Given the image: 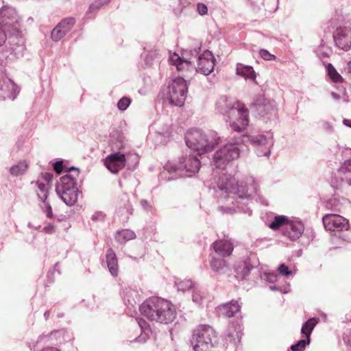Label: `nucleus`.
I'll return each instance as SVG.
<instances>
[{"label": "nucleus", "mask_w": 351, "mask_h": 351, "mask_svg": "<svg viewBox=\"0 0 351 351\" xmlns=\"http://www.w3.org/2000/svg\"><path fill=\"white\" fill-rule=\"evenodd\" d=\"M141 314L148 320L167 324L176 317L174 305L169 301L160 298H150L139 308Z\"/></svg>", "instance_id": "obj_1"}, {"label": "nucleus", "mask_w": 351, "mask_h": 351, "mask_svg": "<svg viewBox=\"0 0 351 351\" xmlns=\"http://www.w3.org/2000/svg\"><path fill=\"white\" fill-rule=\"evenodd\" d=\"M217 109L230 119V125L233 130L243 131L248 125V111L243 104L221 97L217 102Z\"/></svg>", "instance_id": "obj_2"}, {"label": "nucleus", "mask_w": 351, "mask_h": 351, "mask_svg": "<svg viewBox=\"0 0 351 351\" xmlns=\"http://www.w3.org/2000/svg\"><path fill=\"white\" fill-rule=\"evenodd\" d=\"M186 145L202 154L211 152L219 143V137L213 130L202 132L199 130H191L185 136Z\"/></svg>", "instance_id": "obj_3"}, {"label": "nucleus", "mask_w": 351, "mask_h": 351, "mask_svg": "<svg viewBox=\"0 0 351 351\" xmlns=\"http://www.w3.org/2000/svg\"><path fill=\"white\" fill-rule=\"evenodd\" d=\"M214 329L208 325H200L192 335L191 345L195 351H209L216 341Z\"/></svg>", "instance_id": "obj_4"}, {"label": "nucleus", "mask_w": 351, "mask_h": 351, "mask_svg": "<svg viewBox=\"0 0 351 351\" xmlns=\"http://www.w3.org/2000/svg\"><path fill=\"white\" fill-rule=\"evenodd\" d=\"M240 155V150L236 144L228 143L217 150L213 156L216 168L225 169L229 162L236 160Z\"/></svg>", "instance_id": "obj_5"}, {"label": "nucleus", "mask_w": 351, "mask_h": 351, "mask_svg": "<svg viewBox=\"0 0 351 351\" xmlns=\"http://www.w3.org/2000/svg\"><path fill=\"white\" fill-rule=\"evenodd\" d=\"M0 26L10 36L19 33V17L14 9L7 6L0 9Z\"/></svg>", "instance_id": "obj_6"}, {"label": "nucleus", "mask_w": 351, "mask_h": 351, "mask_svg": "<svg viewBox=\"0 0 351 351\" xmlns=\"http://www.w3.org/2000/svg\"><path fill=\"white\" fill-rule=\"evenodd\" d=\"M168 89L170 102L182 106L185 101L188 89L186 80L181 77H176L169 83Z\"/></svg>", "instance_id": "obj_7"}, {"label": "nucleus", "mask_w": 351, "mask_h": 351, "mask_svg": "<svg viewBox=\"0 0 351 351\" xmlns=\"http://www.w3.org/2000/svg\"><path fill=\"white\" fill-rule=\"evenodd\" d=\"M217 185L219 190L227 195L236 194L239 191L238 181L231 175L224 174L221 176L217 182Z\"/></svg>", "instance_id": "obj_8"}, {"label": "nucleus", "mask_w": 351, "mask_h": 351, "mask_svg": "<svg viewBox=\"0 0 351 351\" xmlns=\"http://www.w3.org/2000/svg\"><path fill=\"white\" fill-rule=\"evenodd\" d=\"M334 39L339 48L344 51L349 50L351 47V28L347 27L337 28Z\"/></svg>", "instance_id": "obj_9"}, {"label": "nucleus", "mask_w": 351, "mask_h": 351, "mask_svg": "<svg viewBox=\"0 0 351 351\" xmlns=\"http://www.w3.org/2000/svg\"><path fill=\"white\" fill-rule=\"evenodd\" d=\"M57 192L66 205H73L77 199L76 186L60 183L57 187Z\"/></svg>", "instance_id": "obj_10"}, {"label": "nucleus", "mask_w": 351, "mask_h": 351, "mask_svg": "<svg viewBox=\"0 0 351 351\" xmlns=\"http://www.w3.org/2000/svg\"><path fill=\"white\" fill-rule=\"evenodd\" d=\"M214 66L215 58L210 51L206 50L199 56L196 71L207 75L213 71Z\"/></svg>", "instance_id": "obj_11"}, {"label": "nucleus", "mask_w": 351, "mask_h": 351, "mask_svg": "<svg viewBox=\"0 0 351 351\" xmlns=\"http://www.w3.org/2000/svg\"><path fill=\"white\" fill-rule=\"evenodd\" d=\"M126 163V158L123 154L119 152L108 155L105 160V165L108 169L113 173H117L123 169Z\"/></svg>", "instance_id": "obj_12"}, {"label": "nucleus", "mask_w": 351, "mask_h": 351, "mask_svg": "<svg viewBox=\"0 0 351 351\" xmlns=\"http://www.w3.org/2000/svg\"><path fill=\"white\" fill-rule=\"evenodd\" d=\"M169 62L171 64L176 66L177 71L180 72L183 77H187L189 73H193L194 67L191 61L187 60L184 58H180L178 54L174 53L169 56Z\"/></svg>", "instance_id": "obj_13"}, {"label": "nucleus", "mask_w": 351, "mask_h": 351, "mask_svg": "<svg viewBox=\"0 0 351 351\" xmlns=\"http://www.w3.org/2000/svg\"><path fill=\"white\" fill-rule=\"evenodd\" d=\"M324 227L330 231L341 230L346 225V219L335 214H328L323 217Z\"/></svg>", "instance_id": "obj_14"}, {"label": "nucleus", "mask_w": 351, "mask_h": 351, "mask_svg": "<svg viewBox=\"0 0 351 351\" xmlns=\"http://www.w3.org/2000/svg\"><path fill=\"white\" fill-rule=\"evenodd\" d=\"M212 246L215 252L223 257L229 256L234 249L233 244L230 241L226 239L216 241L213 243Z\"/></svg>", "instance_id": "obj_15"}, {"label": "nucleus", "mask_w": 351, "mask_h": 351, "mask_svg": "<svg viewBox=\"0 0 351 351\" xmlns=\"http://www.w3.org/2000/svg\"><path fill=\"white\" fill-rule=\"evenodd\" d=\"M302 226L299 223L289 221L287 228L283 230V235L289 237L291 240H295L300 237L302 232Z\"/></svg>", "instance_id": "obj_16"}, {"label": "nucleus", "mask_w": 351, "mask_h": 351, "mask_svg": "<svg viewBox=\"0 0 351 351\" xmlns=\"http://www.w3.org/2000/svg\"><path fill=\"white\" fill-rule=\"evenodd\" d=\"M106 263L110 272L114 276H117L119 271L118 261L112 249L108 250L106 253Z\"/></svg>", "instance_id": "obj_17"}, {"label": "nucleus", "mask_w": 351, "mask_h": 351, "mask_svg": "<svg viewBox=\"0 0 351 351\" xmlns=\"http://www.w3.org/2000/svg\"><path fill=\"white\" fill-rule=\"evenodd\" d=\"M184 165L180 167L181 169H184L187 172L195 173L199 169L200 162L198 158L195 156H189L188 158H183Z\"/></svg>", "instance_id": "obj_18"}, {"label": "nucleus", "mask_w": 351, "mask_h": 351, "mask_svg": "<svg viewBox=\"0 0 351 351\" xmlns=\"http://www.w3.org/2000/svg\"><path fill=\"white\" fill-rule=\"evenodd\" d=\"M66 174L61 178L60 183L76 186V180L80 175V171L75 167L66 168Z\"/></svg>", "instance_id": "obj_19"}, {"label": "nucleus", "mask_w": 351, "mask_h": 351, "mask_svg": "<svg viewBox=\"0 0 351 351\" xmlns=\"http://www.w3.org/2000/svg\"><path fill=\"white\" fill-rule=\"evenodd\" d=\"M225 316L233 317L241 309V306L237 301L232 300L230 303L223 304L219 307Z\"/></svg>", "instance_id": "obj_20"}, {"label": "nucleus", "mask_w": 351, "mask_h": 351, "mask_svg": "<svg viewBox=\"0 0 351 351\" xmlns=\"http://www.w3.org/2000/svg\"><path fill=\"white\" fill-rule=\"evenodd\" d=\"M226 335L230 341H240L241 338L240 326L234 324H230L226 330Z\"/></svg>", "instance_id": "obj_21"}, {"label": "nucleus", "mask_w": 351, "mask_h": 351, "mask_svg": "<svg viewBox=\"0 0 351 351\" xmlns=\"http://www.w3.org/2000/svg\"><path fill=\"white\" fill-rule=\"evenodd\" d=\"M237 74L245 78L255 80L256 73L254 69L250 66H245L242 64H238L236 69Z\"/></svg>", "instance_id": "obj_22"}, {"label": "nucleus", "mask_w": 351, "mask_h": 351, "mask_svg": "<svg viewBox=\"0 0 351 351\" xmlns=\"http://www.w3.org/2000/svg\"><path fill=\"white\" fill-rule=\"evenodd\" d=\"M252 268V266L247 261L239 263L235 268L236 278L243 279L248 275Z\"/></svg>", "instance_id": "obj_23"}, {"label": "nucleus", "mask_w": 351, "mask_h": 351, "mask_svg": "<svg viewBox=\"0 0 351 351\" xmlns=\"http://www.w3.org/2000/svg\"><path fill=\"white\" fill-rule=\"evenodd\" d=\"M319 319L315 317L308 319L302 326L301 329L302 334L307 339H310L311 334L315 326L318 324Z\"/></svg>", "instance_id": "obj_24"}, {"label": "nucleus", "mask_w": 351, "mask_h": 351, "mask_svg": "<svg viewBox=\"0 0 351 351\" xmlns=\"http://www.w3.org/2000/svg\"><path fill=\"white\" fill-rule=\"evenodd\" d=\"M289 219L287 217L284 215L276 216L273 221L269 224V227L273 230H276L280 227L287 228V223L289 222Z\"/></svg>", "instance_id": "obj_25"}, {"label": "nucleus", "mask_w": 351, "mask_h": 351, "mask_svg": "<svg viewBox=\"0 0 351 351\" xmlns=\"http://www.w3.org/2000/svg\"><path fill=\"white\" fill-rule=\"evenodd\" d=\"M136 237L135 233L128 229L122 230L118 232L115 236V239L120 243H125Z\"/></svg>", "instance_id": "obj_26"}, {"label": "nucleus", "mask_w": 351, "mask_h": 351, "mask_svg": "<svg viewBox=\"0 0 351 351\" xmlns=\"http://www.w3.org/2000/svg\"><path fill=\"white\" fill-rule=\"evenodd\" d=\"M227 263L223 258H213L210 261V267L212 269L216 272H221L222 270L226 267Z\"/></svg>", "instance_id": "obj_27"}, {"label": "nucleus", "mask_w": 351, "mask_h": 351, "mask_svg": "<svg viewBox=\"0 0 351 351\" xmlns=\"http://www.w3.org/2000/svg\"><path fill=\"white\" fill-rule=\"evenodd\" d=\"M327 71L330 79L334 82H341L343 81V78L341 75L337 71V70L330 63H329L327 66Z\"/></svg>", "instance_id": "obj_28"}, {"label": "nucleus", "mask_w": 351, "mask_h": 351, "mask_svg": "<svg viewBox=\"0 0 351 351\" xmlns=\"http://www.w3.org/2000/svg\"><path fill=\"white\" fill-rule=\"evenodd\" d=\"M36 184L40 190V192H38L39 198L41 200H46L47 198L48 184L43 182L41 180H38Z\"/></svg>", "instance_id": "obj_29"}, {"label": "nucleus", "mask_w": 351, "mask_h": 351, "mask_svg": "<svg viewBox=\"0 0 351 351\" xmlns=\"http://www.w3.org/2000/svg\"><path fill=\"white\" fill-rule=\"evenodd\" d=\"M176 283L178 289L182 291L190 290L193 287V283L192 280L186 278L177 281Z\"/></svg>", "instance_id": "obj_30"}, {"label": "nucleus", "mask_w": 351, "mask_h": 351, "mask_svg": "<svg viewBox=\"0 0 351 351\" xmlns=\"http://www.w3.org/2000/svg\"><path fill=\"white\" fill-rule=\"evenodd\" d=\"M27 165L24 162H21L18 165L12 167L10 169V172L12 175L16 176L23 174L27 170Z\"/></svg>", "instance_id": "obj_31"}, {"label": "nucleus", "mask_w": 351, "mask_h": 351, "mask_svg": "<svg viewBox=\"0 0 351 351\" xmlns=\"http://www.w3.org/2000/svg\"><path fill=\"white\" fill-rule=\"evenodd\" d=\"M75 23V20L74 18H67L62 20L59 25H61V29L64 30L66 34L72 29L74 24Z\"/></svg>", "instance_id": "obj_32"}, {"label": "nucleus", "mask_w": 351, "mask_h": 351, "mask_svg": "<svg viewBox=\"0 0 351 351\" xmlns=\"http://www.w3.org/2000/svg\"><path fill=\"white\" fill-rule=\"evenodd\" d=\"M66 32H64L63 29H61V25L59 24L53 29L51 32V38L54 41H59L61 40L65 35Z\"/></svg>", "instance_id": "obj_33"}, {"label": "nucleus", "mask_w": 351, "mask_h": 351, "mask_svg": "<svg viewBox=\"0 0 351 351\" xmlns=\"http://www.w3.org/2000/svg\"><path fill=\"white\" fill-rule=\"evenodd\" d=\"M310 343V339H301L297 343L292 345L291 349L292 351H303L306 345Z\"/></svg>", "instance_id": "obj_34"}, {"label": "nucleus", "mask_w": 351, "mask_h": 351, "mask_svg": "<svg viewBox=\"0 0 351 351\" xmlns=\"http://www.w3.org/2000/svg\"><path fill=\"white\" fill-rule=\"evenodd\" d=\"M105 3L101 0H96L90 4L88 13L91 14L99 10Z\"/></svg>", "instance_id": "obj_35"}, {"label": "nucleus", "mask_w": 351, "mask_h": 351, "mask_svg": "<svg viewBox=\"0 0 351 351\" xmlns=\"http://www.w3.org/2000/svg\"><path fill=\"white\" fill-rule=\"evenodd\" d=\"M131 103V99L128 97H122L117 103V107L120 110H125Z\"/></svg>", "instance_id": "obj_36"}, {"label": "nucleus", "mask_w": 351, "mask_h": 351, "mask_svg": "<svg viewBox=\"0 0 351 351\" xmlns=\"http://www.w3.org/2000/svg\"><path fill=\"white\" fill-rule=\"evenodd\" d=\"M43 202V206H42V209L46 213L47 216L49 217V218H52L53 217V212H52V208H51V206L49 204V202H48L46 200H42Z\"/></svg>", "instance_id": "obj_37"}, {"label": "nucleus", "mask_w": 351, "mask_h": 351, "mask_svg": "<svg viewBox=\"0 0 351 351\" xmlns=\"http://www.w3.org/2000/svg\"><path fill=\"white\" fill-rule=\"evenodd\" d=\"M259 54L260 56L265 60H275L276 59V57L274 55L270 53L266 49H261Z\"/></svg>", "instance_id": "obj_38"}, {"label": "nucleus", "mask_w": 351, "mask_h": 351, "mask_svg": "<svg viewBox=\"0 0 351 351\" xmlns=\"http://www.w3.org/2000/svg\"><path fill=\"white\" fill-rule=\"evenodd\" d=\"M278 271L281 275L286 276L291 275L292 273L291 271L289 269V267L284 263L281 264L279 266Z\"/></svg>", "instance_id": "obj_39"}, {"label": "nucleus", "mask_w": 351, "mask_h": 351, "mask_svg": "<svg viewBox=\"0 0 351 351\" xmlns=\"http://www.w3.org/2000/svg\"><path fill=\"white\" fill-rule=\"evenodd\" d=\"M251 141L254 144L264 145L266 143L267 139L264 136L259 135V136L252 137Z\"/></svg>", "instance_id": "obj_40"}, {"label": "nucleus", "mask_w": 351, "mask_h": 351, "mask_svg": "<svg viewBox=\"0 0 351 351\" xmlns=\"http://www.w3.org/2000/svg\"><path fill=\"white\" fill-rule=\"evenodd\" d=\"M53 178V175L50 173H43L40 174V178L38 180H41L43 182L46 183L49 185V182L51 181Z\"/></svg>", "instance_id": "obj_41"}, {"label": "nucleus", "mask_w": 351, "mask_h": 351, "mask_svg": "<svg viewBox=\"0 0 351 351\" xmlns=\"http://www.w3.org/2000/svg\"><path fill=\"white\" fill-rule=\"evenodd\" d=\"M53 169L58 174L61 173L64 171H65L66 169V167H64L63 162L62 161L56 162L54 164Z\"/></svg>", "instance_id": "obj_42"}, {"label": "nucleus", "mask_w": 351, "mask_h": 351, "mask_svg": "<svg viewBox=\"0 0 351 351\" xmlns=\"http://www.w3.org/2000/svg\"><path fill=\"white\" fill-rule=\"evenodd\" d=\"M197 10L200 15H205L208 12L207 6L202 3H199L197 5Z\"/></svg>", "instance_id": "obj_43"}, {"label": "nucleus", "mask_w": 351, "mask_h": 351, "mask_svg": "<svg viewBox=\"0 0 351 351\" xmlns=\"http://www.w3.org/2000/svg\"><path fill=\"white\" fill-rule=\"evenodd\" d=\"M7 32L0 27V46L5 43L7 37Z\"/></svg>", "instance_id": "obj_44"}, {"label": "nucleus", "mask_w": 351, "mask_h": 351, "mask_svg": "<svg viewBox=\"0 0 351 351\" xmlns=\"http://www.w3.org/2000/svg\"><path fill=\"white\" fill-rule=\"evenodd\" d=\"M55 227L53 225L49 223L48 226H45L43 228V231L46 233H52L54 232Z\"/></svg>", "instance_id": "obj_45"}, {"label": "nucleus", "mask_w": 351, "mask_h": 351, "mask_svg": "<svg viewBox=\"0 0 351 351\" xmlns=\"http://www.w3.org/2000/svg\"><path fill=\"white\" fill-rule=\"evenodd\" d=\"M343 123H344L346 125H347V126H348V127L351 128V120H350V119H344V120H343Z\"/></svg>", "instance_id": "obj_46"}, {"label": "nucleus", "mask_w": 351, "mask_h": 351, "mask_svg": "<svg viewBox=\"0 0 351 351\" xmlns=\"http://www.w3.org/2000/svg\"><path fill=\"white\" fill-rule=\"evenodd\" d=\"M348 71L349 73H351V60L348 64Z\"/></svg>", "instance_id": "obj_47"}]
</instances>
